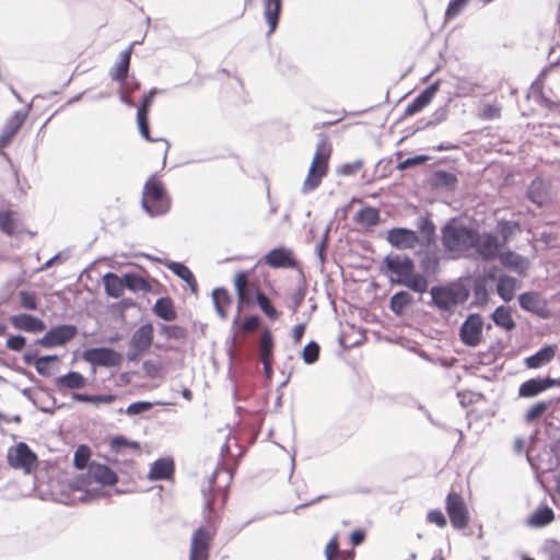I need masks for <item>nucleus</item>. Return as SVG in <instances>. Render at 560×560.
I'll return each instance as SVG.
<instances>
[{
    "instance_id": "1",
    "label": "nucleus",
    "mask_w": 560,
    "mask_h": 560,
    "mask_svg": "<svg viewBox=\"0 0 560 560\" xmlns=\"http://www.w3.org/2000/svg\"><path fill=\"white\" fill-rule=\"evenodd\" d=\"M382 269L390 284L405 287L419 294L427 292L429 288L428 278L416 271L415 260L407 254L386 255Z\"/></svg>"
},
{
    "instance_id": "2",
    "label": "nucleus",
    "mask_w": 560,
    "mask_h": 560,
    "mask_svg": "<svg viewBox=\"0 0 560 560\" xmlns=\"http://www.w3.org/2000/svg\"><path fill=\"white\" fill-rule=\"evenodd\" d=\"M477 241V229L467 225L455 218L450 219L441 228V243L445 252L464 256L472 249Z\"/></svg>"
},
{
    "instance_id": "3",
    "label": "nucleus",
    "mask_w": 560,
    "mask_h": 560,
    "mask_svg": "<svg viewBox=\"0 0 560 560\" xmlns=\"http://www.w3.org/2000/svg\"><path fill=\"white\" fill-rule=\"evenodd\" d=\"M469 294L470 290L460 279L436 284L430 288V305L442 312H453L457 305L468 300Z\"/></svg>"
},
{
    "instance_id": "4",
    "label": "nucleus",
    "mask_w": 560,
    "mask_h": 560,
    "mask_svg": "<svg viewBox=\"0 0 560 560\" xmlns=\"http://www.w3.org/2000/svg\"><path fill=\"white\" fill-rule=\"evenodd\" d=\"M331 154V144L327 135L318 133V142L313 156L307 176L303 183L302 192L308 194L315 190L322 183V178L327 174L328 162Z\"/></svg>"
},
{
    "instance_id": "5",
    "label": "nucleus",
    "mask_w": 560,
    "mask_h": 560,
    "mask_svg": "<svg viewBox=\"0 0 560 560\" xmlns=\"http://www.w3.org/2000/svg\"><path fill=\"white\" fill-rule=\"evenodd\" d=\"M142 209L151 217L163 215L170 210V198L163 184L151 177L143 187Z\"/></svg>"
},
{
    "instance_id": "6",
    "label": "nucleus",
    "mask_w": 560,
    "mask_h": 560,
    "mask_svg": "<svg viewBox=\"0 0 560 560\" xmlns=\"http://www.w3.org/2000/svg\"><path fill=\"white\" fill-rule=\"evenodd\" d=\"M7 460L12 468L31 474L37 466L38 457L25 442H20L8 450Z\"/></svg>"
},
{
    "instance_id": "7",
    "label": "nucleus",
    "mask_w": 560,
    "mask_h": 560,
    "mask_svg": "<svg viewBox=\"0 0 560 560\" xmlns=\"http://www.w3.org/2000/svg\"><path fill=\"white\" fill-rule=\"evenodd\" d=\"M82 359L93 366L117 368L122 363L120 352L109 347H96L85 349Z\"/></svg>"
},
{
    "instance_id": "8",
    "label": "nucleus",
    "mask_w": 560,
    "mask_h": 560,
    "mask_svg": "<svg viewBox=\"0 0 560 560\" xmlns=\"http://www.w3.org/2000/svg\"><path fill=\"white\" fill-rule=\"evenodd\" d=\"M446 513L455 529H464L469 523V512L462 495L451 491L445 500Z\"/></svg>"
},
{
    "instance_id": "9",
    "label": "nucleus",
    "mask_w": 560,
    "mask_h": 560,
    "mask_svg": "<svg viewBox=\"0 0 560 560\" xmlns=\"http://www.w3.org/2000/svg\"><path fill=\"white\" fill-rule=\"evenodd\" d=\"M78 327L73 324H61L52 326L37 343L46 349L62 347L78 335Z\"/></svg>"
},
{
    "instance_id": "10",
    "label": "nucleus",
    "mask_w": 560,
    "mask_h": 560,
    "mask_svg": "<svg viewBox=\"0 0 560 560\" xmlns=\"http://www.w3.org/2000/svg\"><path fill=\"white\" fill-rule=\"evenodd\" d=\"M483 318L479 313L469 314L459 327V339L466 347H477L482 337Z\"/></svg>"
},
{
    "instance_id": "11",
    "label": "nucleus",
    "mask_w": 560,
    "mask_h": 560,
    "mask_svg": "<svg viewBox=\"0 0 560 560\" xmlns=\"http://www.w3.org/2000/svg\"><path fill=\"white\" fill-rule=\"evenodd\" d=\"M502 245L497 235L491 232L480 233L477 229V241L475 242L472 249L477 256L483 261H492L498 258L501 252Z\"/></svg>"
},
{
    "instance_id": "12",
    "label": "nucleus",
    "mask_w": 560,
    "mask_h": 560,
    "mask_svg": "<svg viewBox=\"0 0 560 560\" xmlns=\"http://www.w3.org/2000/svg\"><path fill=\"white\" fill-rule=\"evenodd\" d=\"M518 303L524 311L533 313L542 319H548L551 316L548 303L539 292L528 291L521 293L518 295Z\"/></svg>"
},
{
    "instance_id": "13",
    "label": "nucleus",
    "mask_w": 560,
    "mask_h": 560,
    "mask_svg": "<svg viewBox=\"0 0 560 560\" xmlns=\"http://www.w3.org/2000/svg\"><path fill=\"white\" fill-rule=\"evenodd\" d=\"M386 241L396 249H413L420 243V237L408 228H393L387 231Z\"/></svg>"
},
{
    "instance_id": "14",
    "label": "nucleus",
    "mask_w": 560,
    "mask_h": 560,
    "mask_svg": "<svg viewBox=\"0 0 560 560\" xmlns=\"http://www.w3.org/2000/svg\"><path fill=\"white\" fill-rule=\"evenodd\" d=\"M31 108V104L25 109L15 110L12 116H10L0 133V150L8 147L21 127L24 125L28 110Z\"/></svg>"
},
{
    "instance_id": "15",
    "label": "nucleus",
    "mask_w": 560,
    "mask_h": 560,
    "mask_svg": "<svg viewBox=\"0 0 560 560\" xmlns=\"http://www.w3.org/2000/svg\"><path fill=\"white\" fill-rule=\"evenodd\" d=\"M247 273L245 271L238 272L234 278V288L237 293L240 304L248 305L254 299L257 300L259 293L262 291L252 282L246 280Z\"/></svg>"
},
{
    "instance_id": "16",
    "label": "nucleus",
    "mask_w": 560,
    "mask_h": 560,
    "mask_svg": "<svg viewBox=\"0 0 560 560\" xmlns=\"http://www.w3.org/2000/svg\"><path fill=\"white\" fill-rule=\"evenodd\" d=\"M264 262L271 268H296L298 261L294 259L292 249L279 246L264 256Z\"/></svg>"
},
{
    "instance_id": "17",
    "label": "nucleus",
    "mask_w": 560,
    "mask_h": 560,
    "mask_svg": "<svg viewBox=\"0 0 560 560\" xmlns=\"http://www.w3.org/2000/svg\"><path fill=\"white\" fill-rule=\"evenodd\" d=\"M210 534L203 528H197L191 537L189 560H208L210 548Z\"/></svg>"
},
{
    "instance_id": "18",
    "label": "nucleus",
    "mask_w": 560,
    "mask_h": 560,
    "mask_svg": "<svg viewBox=\"0 0 560 560\" xmlns=\"http://www.w3.org/2000/svg\"><path fill=\"white\" fill-rule=\"evenodd\" d=\"M440 89V81H435L421 91L405 108V116H412L429 105Z\"/></svg>"
},
{
    "instance_id": "19",
    "label": "nucleus",
    "mask_w": 560,
    "mask_h": 560,
    "mask_svg": "<svg viewBox=\"0 0 560 560\" xmlns=\"http://www.w3.org/2000/svg\"><path fill=\"white\" fill-rule=\"evenodd\" d=\"M457 183L458 178L456 174L444 170L433 171L428 178L430 187L436 190L453 191L455 190Z\"/></svg>"
},
{
    "instance_id": "20",
    "label": "nucleus",
    "mask_w": 560,
    "mask_h": 560,
    "mask_svg": "<svg viewBox=\"0 0 560 560\" xmlns=\"http://www.w3.org/2000/svg\"><path fill=\"white\" fill-rule=\"evenodd\" d=\"M89 476L92 481L102 486H115L118 482V476L108 466L92 462L89 465Z\"/></svg>"
},
{
    "instance_id": "21",
    "label": "nucleus",
    "mask_w": 560,
    "mask_h": 560,
    "mask_svg": "<svg viewBox=\"0 0 560 560\" xmlns=\"http://www.w3.org/2000/svg\"><path fill=\"white\" fill-rule=\"evenodd\" d=\"M11 324L20 330H24L27 332H40L46 329V324L43 319L32 315V314H18L12 315L10 317Z\"/></svg>"
},
{
    "instance_id": "22",
    "label": "nucleus",
    "mask_w": 560,
    "mask_h": 560,
    "mask_svg": "<svg viewBox=\"0 0 560 560\" xmlns=\"http://www.w3.org/2000/svg\"><path fill=\"white\" fill-rule=\"evenodd\" d=\"M153 331L154 329L151 323L142 324L132 334L129 341V347L147 352L153 342Z\"/></svg>"
},
{
    "instance_id": "23",
    "label": "nucleus",
    "mask_w": 560,
    "mask_h": 560,
    "mask_svg": "<svg viewBox=\"0 0 560 560\" xmlns=\"http://www.w3.org/2000/svg\"><path fill=\"white\" fill-rule=\"evenodd\" d=\"M527 198L538 207H544L550 202L549 185L541 178H535L527 188Z\"/></svg>"
},
{
    "instance_id": "24",
    "label": "nucleus",
    "mask_w": 560,
    "mask_h": 560,
    "mask_svg": "<svg viewBox=\"0 0 560 560\" xmlns=\"http://www.w3.org/2000/svg\"><path fill=\"white\" fill-rule=\"evenodd\" d=\"M498 258L503 267L515 271L520 276L525 275L528 261L524 256L508 249L505 252H500Z\"/></svg>"
},
{
    "instance_id": "25",
    "label": "nucleus",
    "mask_w": 560,
    "mask_h": 560,
    "mask_svg": "<svg viewBox=\"0 0 560 560\" xmlns=\"http://www.w3.org/2000/svg\"><path fill=\"white\" fill-rule=\"evenodd\" d=\"M54 382L60 392L63 389L78 390L86 386L88 378L80 372L70 371L63 375L55 377Z\"/></svg>"
},
{
    "instance_id": "26",
    "label": "nucleus",
    "mask_w": 560,
    "mask_h": 560,
    "mask_svg": "<svg viewBox=\"0 0 560 560\" xmlns=\"http://www.w3.org/2000/svg\"><path fill=\"white\" fill-rule=\"evenodd\" d=\"M549 383L547 376L529 378L520 385L518 396L524 398L535 397L549 389Z\"/></svg>"
},
{
    "instance_id": "27",
    "label": "nucleus",
    "mask_w": 560,
    "mask_h": 560,
    "mask_svg": "<svg viewBox=\"0 0 560 560\" xmlns=\"http://www.w3.org/2000/svg\"><path fill=\"white\" fill-rule=\"evenodd\" d=\"M174 474V462L172 458L156 459L150 468L149 478L151 480H167Z\"/></svg>"
},
{
    "instance_id": "28",
    "label": "nucleus",
    "mask_w": 560,
    "mask_h": 560,
    "mask_svg": "<svg viewBox=\"0 0 560 560\" xmlns=\"http://www.w3.org/2000/svg\"><path fill=\"white\" fill-rule=\"evenodd\" d=\"M282 9V0H264V16L268 24V34L276 31Z\"/></svg>"
},
{
    "instance_id": "29",
    "label": "nucleus",
    "mask_w": 560,
    "mask_h": 560,
    "mask_svg": "<svg viewBox=\"0 0 560 560\" xmlns=\"http://www.w3.org/2000/svg\"><path fill=\"white\" fill-rule=\"evenodd\" d=\"M417 228L421 233L420 243L424 247H430L435 244L436 240V228L429 215L420 217L417 222Z\"/></svg>"
},
{
    "instance_id": "30",
    "label": "nucleus",
    "mask_w": 560,
    "mask_h": 560,
    "mask_svg": "<svg viewBox=\"0 0 560 560\" xmlns=\"http://www.w3.org/2000/svg\"><path fill=\"white\" fill-rule=\"evenodd\" d=\"M556 354L553 346L546 345L541 347L537 352L525 359V365L528 369H538L550 362Z\"/></svg>"
},
{
    "instance_id": "31",
    "label": "nucleus",
    "mask_w": 560,
    "mask_h": 560,
    "mask_svg": "<svg viewBox=\"0 0 560 560\" xmlns=\"http://www.w3.org/2000/svg\"><path fill=\"white\" fill-rule=\"evenodd\" d=\"M152 312L165 322H172L177 317L173 301L168 296L159 298L152 307Z\"/></svg>"
},
{
    "instance_id": "32",
    "label": "nucleus",
    "mask_w": 560,
    "mask_h": 560,
    "mask_svg": "<svg viewBox=\"0 0 560 560\" xmlns=\"http://www.w3.org/2000/svg\"><path fill=\"white\" fill-rule=\"evenodd\" d=\"M130 59L131 47L120 54V61L110 71V77L114 81H117L120 84L126 83L129 73Z\"/></svg>"
},
{
    "instance_id": "33",
    "label": "nucleus",
    "mask_w": 560,
    "mask_h": 560,
    "mask_svg": "<svg viewBox=\"0 0 560 560\" xmlns=\"http://www.w3.org/2000/svg\"><path fill=\"white\" fill-rule=\"evenodd\" d=\"M555 518V513L548 505L539 506L526 521L527 525L533 528L547 526Z\"/></svg>"
},
{
    "instance_id": "34",
    "label": "nucleus",
    "mask_w": 560,
    "mask_h": 560,
    "mask_svg": "<svg viewBox=\"0 0 560 560\" xmlns=\"http://www.w3.org/2000/svg\"><path fill=\"white\" fill-rule=\"evenodd\" d=\"M494 280V273L489 272L487 277H478L474 281L472 292L475 301L472 304L475 305H485L489 300L488 284L487 280Z\"/></svg>"
},
{
    "instance_id": "35",
    "label": "nucleus",
    "mask_w": 560,
    "mask_h": 560,
    "mask_svg": "<svg viewBox=\"0 0 560 560\" xmlns=\"http://www.w3.org/2000/svg\"><path fill=\"white\" fill-rule=\"evenodd\" d=\"M103 283L108 296L118 299L122 295L125 289L122 276L119 277L114 272H107L103 276Z\"/></svg>"
},
{
    "instance_id": "36",
    "label": "nucleus",
    "mask_w": 560,
    "mask_h": 560,
    "mask_svg": "<svg viewBox=\"0 0 560 560\" xmlns=\"http://www.w3.org/2000/svg\"><path fill=\"white\" fill-rule=\"evenodd\" d=\"M517 280L509 275H501L497 281V293L504 301L510 302L514 298Z\"/></svg>"
},
{
    "instance_id": "37",
    "label": "nucleus",
    "mask_w": 560,
    "mask_h": 560,
    "mask_svg": "<svg viewBox=\"0 0 560 560\" xmlns=\"http://www.w3.org/2000/svg\"><path fill=\"white\" fill-rule=\"evenodd\" d=\"M143 256L150 260H154V261H159L160 264H163L168 270H171L175 276H177L184 282L191 280V276L194 273L184 262L173 261V260H162L160 258H153L149 254H144Z\"/></svg>"
},
{
    "instance_id": "38",
    "label": "nucleus",
    "mask_w": 560,
    "mask_h": 560,
    "mask_svg": "<svg viewBox=\"0 0 560 560\" xmlns=\"http://www.w3.org/2000/svg\"><path fill=\"white\" fill-rule=\"evenodd\" d=\"M491 319L498 327L504 328L506 331H511L516 327L510 307L504 305H500L493 311Z\"/></svg>"
},
{
    "instance_id": "39",
    "label": "nucleus",
    "mask_w": 560,
    "mask_h": 560,
    "mask_svg": "<svg viewBox=\"0 0 560 560\" xmlns=\"http://www.w3.org/2000/svg\"><path fill=\"white\" fill-rule=\"evenodd\" d=\"M412 295L405 290L394 293L389 299V310L396 315L400 316L405 310L412 303Z\"/></svg>"
},
{
    "instance_id": "40",
    "label": "nucleus",
    "mask_w": 560,
    "mask_h": 560,
    "mask_svg": "<svg viewBox=\"0 0 560 560\" xmlns=\"http://www.w3.org/2000/svg\"><path fill=\"white\" fill-rule=\"evenodd\" d=\"M521 224L517 221L501 219L497 223V232L499 234L500 244L505 246L514 233L521 232Z\"/></svg>"
},
{
    "instance_id": "41",
    "label": "nucleus",
    "mask_w": 560,
    "mask_h": 560,
    "mask_svg": "<svg viewBox=\"0 0 560 560\" xmlns=\"http://www.w3.org/2000/svg\"><path fill=\"white\" fill-rule=\"evenodd\" d=\"M212 302L217 314L222 318H226V307L232 303V298L224 288H215L212 291Z\"/></svg>"
},
{
    "instance_id": "42",
    "label": "nucleus",
    "mask_w": 560,
    "mask_h": 560,
    "mask_svg": "<svg viewBox=\"0 0 560 560\" xmlns=\"http://www.w3.org/2000/svg\"><path fill=\"white\" fill-rule=\"evenodd\" d=\"M122 279L125 289H128L131 292H149L151 290L150 283L142 276L136 272H126L122 275Z\"/></svg>"
},
{
    "instance_id": "43",
    "label": "nucleus",
    "mask_w": 560,
    "mask_h": 560,
    "mask_svg": "<svg viewBox=\"0 0 560 560\" xmlns=\"http://www.w3.org/2000/svg\"><path fill=\"white\" fill-rule=\"evenodd\" d=\"M420 269L422 275L434 276L440 270V257L434 252H427L420 260Z\"/></svg>"
},
{
    "instance_id": "44",
    "label": "nucleus",
    "mask_w": 560,
    "mask_h": 560,
    "mask_svg": "<svg viewBox=\"0 0 560 560\" xmlns=\"http://www.w3.org/2000/svg\"><path fill=\"white\" fill-rule=\"evenodd\" d=\"M273 337L270 329H262L259 340L261 362L273 361Z\"/></svg>"
},
{
    "instance_id": "45",
    "label": "nucleus",
    "mask_w": 560,
    "mask_h": 560,
    "mask_svg": "<svg viewBox=\"0 0 560 560\" xmlns=\"http://www.w3.org/2000/svg\"><path fill=\"white\" fill-rule=\"evenodd\" d=\"M137 125H138V129H139L141 137L144 138L147 141L155 142V141L161 140V139L151 138L149 114L137 113ZM162 140L165 142V151H164V156H163V162L165 163L166 154L170 149V143H168V141H166L164 139H162Z\"/></svg>"
},
{
    "instance_id": "46",
    "label": "nucleus",
    "mask_w": 560,
    "mask_h": 560,
    "mask_svg": "<svg viewBox=\"0 0 560 560\" xmlns=\"http://www.w3.org/2000/svg\"><path fill=\"white\" fill-rule=\"evenodd\" d=\"M160 334L165 337L166 340H176L184 342L188 337V331L185 327L178 325H160Z\"/></svg>"
},
{
    "instance_id": "47",
    "label": "nucleus",
    "mask_w": 560,
    "mask_h": 560,
    "mask_svg": "<svg viewBox=\"0 0 560 560\" xmlns=\"http://www.w3.org/2000/svg\"><path fill=\"white\" fill-rule=\"evenodd\" d=\"M355 221L366 226H374L380 221V211L373 207H364L357 212Z\"/></svg>"
},
{
    "instance_id": "48",
    "label": "nucleus",
    "mask_w": 560,
    "mask_h": 560,
    "mask_svg": "<svg viewBox=\"0 0 560 560\" xmlns=\"http://www.w3.org/2000/svg\"><path fill=\"white\" fill-rule=\"evenodd\" d=\"M553 404V400H541L534 404L525 413L524 420L526 423H533L546 412V410Z\"/></svg>"
},
{
    "instance_id": "49",
    "label": "nucleus",
    "mask_w": 560,
    "mask_h": 560,
    "mask_svg": "<svg viewBox=\"0 0 560 560\" xmlns=\"http://www.w3.org/2000/svg\"><path fill=\"white\" fill-rule=\"evenodd\" d=\"M257 305L261 312L270 319H277L279 312L272 304L271 300L262 292L259 293L256 300Z\"/></svg>"
},
{
    "instance_id": "50",
    "label": "nucleus",
    "mask_w": 560,
    "mask_h": 560,
    "mask_svg": "<svg viewBox=\"0 0 560 560\" xmlns=\"http://www.w3.org/2000/svg\"><path fill=\"white\" fill-rule=\"evenodd\" d=\"M91 457V450L88 445L81 444L78 446V448L74 452L73 456V465L78 469H84L88 468Z\"/></svg>"
},
{
    "instance_id": "51",
    "label": "nucleus",
    "mask_w": 560,
    "mask_h": 560,
    "mask_svg": "<svg viewBox=\"0 0 560 560\" xmlns=\"http://www.w3.org/2000/svg\"><path fill=\"white\" fill-rule=\"evenodd\" d=\"M241 306L237 308V316L234 318L233 324L238 325V329L243 331H252L256 329L260 324V317L258 315H250L240 320Z\"/></svg>"
},
{
    "instance_id": "52",
    "label": "nucleus",
    "mask_w": 560,
    "mask_h": 560,
    "mask_svg": "<svg viewBox=\"0 0 560 560\" xmlns=\"http://www.w3.org/2000/svg\"><path fill=\"white\" fill-rule=\"evenodd\" d=\"M320 353V347L319 345L312 340L308 343H306L302 350V359L304 363L306 364H314L318 361Z\"/></svg>"
},
{
    "instance_id": "53",
    "label": "nucleus",
    "mask_w": 560,
    "mask_h": 560,
    "mask_svg": "<svg viewBox=\"0 0 560 560\" xmlns=\"http://www.w3.org/2000/svg\"><path fill=\"white\" fill-rule=\"evenodd\" d=\"M59 357L57 354H47L39 357L35 362L36 372L43 376L50 375V363L57 362Z\"/></svg>"
},
{
    "instance_id": "54",
    "label": "nucleus",
    "mask_w": 560,
    "mask_h": 560,
    "mask_svg": "<svg viewBox=\"0 0 560 560\" xmlns=\"http://www.w3.org/2000/svg\"><path fill=\"white\" fill-rule=\"evenodd\" d=\"M447 115H448L447 106H441L438 109H435V112L431 115V118L427 122H423L422 120L419 121V126L417 127V130L441 124L444 120H446Z\"/></svg>"
},
{
    "instance_id": "55",
    "label": "nucleus",
    "mask_w": 560,
    "mask_h": 560,
    "mask_svg": "<svg viewBox=\"0 0 560 560\" xmlns=\"http://www.w3.org/2000/svg\"><path fill=\"white\" fill-rule=\"evenodd\" d=\"M468 1L469 0H450L444 14L445 21L457 18L466 8Z\"/></svg>"
},
{
    "instance_id": "56",
    "label": "nucleus",
    "mask_w": 560,
    "mask_h": 560,
    "mask_svg": "<svg viewBox=\"0 0 560 560\" xmlns=\"http://www.w3.org/2000/svg\"><path fill=\"white\" fill-rule=\"evenodd\" d=\"M0 231L7 235H13L15 225L11 211H0Z\"/></svg>"
},
{
    "instance_id": "57",
    "label": "nucleus",
    "mask_w": 560,
    "mask_h": 560,
    "mask_svg": "<svg viewBox=\"0 0 560 560\" xmlns=\"http://www.w3.org/2000/svg\"><path fill=\"white\" fill-rule=\"evenodd\" d=\"M429 160H430V156L425 155V154L407 158L406 160L398 163L397 170L405 171L407 168L421 165V164L428 162Z\"/></svg>"
},
{
    "instance_id": "58",
    "label": "nucleus",
    "mask_w": 560,
    "mask_h": 560,
    "mask_svg": "<svg viewBox=\"0 0 560 560\" xmlns=\"http://www.w3.org/2000/svg\"><path fill=\"white\" fill-rule=\"evenodd\" d=\"M160 92L159 89L153 88L142 96V100L137 108V113L149 114L150 107L153 103L154 96Z\"/></svg>"
},
{
    "instance_id": "59",
    "label": "nucleus",
    "mask_w": 560,
    "mask_h": 560,
    "mask_svg": "<svg viewBox=\"0 0 560 560\" xmlns=\"http://www.w3.org/2000/svg\"><path fill=\"white\" fill-rule=\"evenodd\" d=\"M153 404L150 401H135L127 407L126 413L128 416H137L151 410Z\"/></svg>"
},
{
    "instance_id": "60",
    "label": "nucleus",
    "mask_w": 560,
    "mask_h": 560,
    "mask_svg": "<svg viewBox=\"0 0 560 560\" xmlns=\"http://www.w3.org/2000/svg\"><path fill=\"white\" fill-rule=\"evenodd\" d=\"M21 306L28 311L37 310V301L33 293L28 291H20L19 292Z\"/></svg>"
},
{
    "instance_id": "61",
    "label": "nucleus",
    "mask_w": 560,
    "mask_h": 560,
    "mask_svg": "<svg viewBox=\"0 0 560 560\" xmlns=\"http://www.w3.org/2000/svg\"><path fill=\"white\" fill-rule=\"evenodd\" d=\"M26 345V338L22 335H11L5 342L8 349L21 351Z\"/></svg>"
},
{
    "instance_id": "62",
    "label": "nucleus",
    "mask_w": 560,
    "mask_h": 560,
    "mask_svg": "<svg viewBox=\"0 0 560 560\" xmlns=\"http://www.w3.org/2000/svg\"><path fill=\"white\" fill-rule=\"evenodd\" d=\"M427 521L429 523L435 524L436 526H439L441 528L445 527L447 524V520H446L445 515L439 509L429 511L427 514Z\"/></svg>"
},
{
    "instance_id": "63",
    "label": "nucleus",
    "mask_w": 560,
    "mask_h": 560,
    "mask_svg": "<svg viewBox=\"0 0 560 560\" xmlns=\"http://www.w3.org/2000/svg\"><path fill=\"white\" fill-rule=\"evenodd\" d=\"M92 479L89 476V470L85 474H81L75 476L73 480L70 482V486L73 490H83L92 483Z\"/></svg>"
},
{
    "instance_id": "64",
    "label": "nucleus",
    "mask_w": 560,
    "mask_h": 560,
    "mask_svg": "<svg viewBox=\"0 0 560 560\" xmlns=\"http://www.w3.org/2000/svg\"><path fill=\"white\" fill-rule=\"evenodd\" d=\"M340 549L337 538L334 537L329 540L325 549L326 560H340Z\"/></svg>"
}]
</instances>
